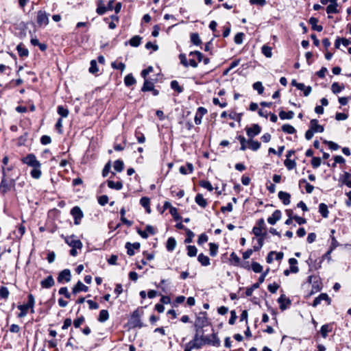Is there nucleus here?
Returning <instances> with one entry per match:
<instances>
[{"mask_svg":"<svg viewBox=\"0 0 351 351\" xmlns=\"http://www.w3.org/2000/svg\"><path fill=\"white\" fill-rule=\"evenodd\" d=\"M251 268L255 273H261L263 271L262 265L257 262H253Z\"/></svg>","mask_w":351,"mask_h":351,"instance_id":"6e6d98bb","label":"nucleus"},{"mask_svg":"<svg viewBox=\"0 0 351 351\" xmlns=\"http://www.w3.org/2000/svg\"><path fill=\"white\" fill-rule=\"evenodd\" d=\"M290 197H291L290 194L287 192L280 191L278 193V198L282 202V203L285 205L289 204Z\"/></svg>","mask_w":351,"mask_h":351,"instance_id":"6ab92c4d","label":"nucleus"},{"mask_svg":"<svg viewBox=\"0 0 351 351\" xmlns=\"http://www.w3.org/2000/svg\"><path fill=\"white\" fill-rule=\"evenodd\" d=\"M71 279V271L68 269H65L62 270L58 277V281L59 282H62L63 280H65L66 282H69Z\"/></svg>","mask_w":351,"mask_h":351,"instance_id":"9d476101","label":"nucleus"},{"mask_svg":"<svg viewBox=\"0 0 351 351\" xmlns=\"http://www.w3.org/2000/svg\"><path fill=\"white\" fill-rule=\"evenodd\" d=\"M261 127L258 124H254L250 128H246V132L247 136L252 138L261 132Z\"/></svg>","mask_w":351,"mask_h":351,"instance_id":"1a4fd4ad","label":"nucleus"},{"mask_svg":"<svg viewBox=\"0 0 351 351\" xmlns=\"http://www.w3.org/2000/svg\"><path fill=\"white\" fill-rule=\"evenodd\" d=\"M318 19L315 17H311L309 19V23L311 25V27L313 30L317 32H322L323 29V27L322 25H318Z\"/></svg>","mask_w":351,"mask_h":351,"instance_id":"aec40b11","label":"nucleus"},{"mask_svg":"<svg viewBox=\"0 0 351 351\" xmlns=\"http://www.w3.org/2000/svg\"><path fill=\"white\" fill-rule=\"evenodd\" d=\"M284 164L289 170H291L296 167L295 161L294 160H291L290 158H286Z\"/></svg>","mask_w":351,"mask_h":351,"instance_id":"ea45409f","label":"nucleus"},{"mask_svg":"<svg viewBox=\"0 0 351 351\" xmlns=\"http://www.w3.org/2000/svg\"><path fill=\"white\" fill-rule=\"evenodd\" d=\"M124 82L127 86H130L136 83V80L132 74H128L125 77Z\"/></svg>","mask_w":351,"mask_h":351,"instance_id":"c9c22d12","label":"nucleus"},{"mask_svg":"<svg viewBox=\"0 0 351 351\" xmlns=\"http://www.w3.org/2000/svg\"><path fill=\"white\" fill-rule=\"evenodd\" d=\"M65 242L71 247H77L81 249L82 247V243L80 240L76 239L74 235L66 237L65 238Z\"/></svg>","mask_w":351,"mask_h":351,"instance_id":"0eeeda50","label":"nucleus"},{"mask_svg":"<svg viewBox=\"0 0 351 351\" xmlns=\"http://www.w3.org/2000/svg\"><path fill=\"white\" fill-rule=\"evenodd\" d=\"M343 88V85H339L337 82L332 83L331 86V90L335 94L340 93Z\"/></svg>","mask_w":351,"mask_h":351,"instance_id":"4c0bfd02","label":"nucleus"},{"mask_svg":"<svg viewBox=\"0 0 351 351\" xmlns=\"http://www.w3.org/2000/svg\"><path fill=\"white\" fill-rule=\"evenodd\" d=\"M23 162L32 167H40V162L36 159V157L33 154H28L26 157L23 158Z\"/></svg>","mask_w":351,"mask_h":351,"instance_id":"7ed1b4c3","label":"nucleus"},{"mask_svg":"<svg viewBox=\"0 0 351 351\" xmlns=\"http://www.w3.org/2000/svg\"><path fill=\"white\" fill-rule=\"evenodd\" d=\"M263 230L261 228H258L257 226H254L252 229V233L256 237L265 236L266 233H263Z\"/></svg>","mask_w":351,"mask_h":351,"instance_id":"680f3d73","label":"nucleus"},{"mask_svg":"<svg viewBox=\"0 0 351 351\" xmlns=\"http://www.w3.org/2000/svg\"><path fill=\"white\" fill-rule=\"evenodd\" d=\"M34 298L32 294L28 295V301L26 304L18 306V307H34Z\"/></svg>","mask_w":351,"mask_h":351,"instance_id":"a18cd8bd","label":"nucleus"},{"mask_svg":"<svg viewBox=\"0 0 351 351\" xmlns=\"http://www.w3.org/2000/svg\"><path fill=\"white\" fill-rule=\"evenodd\" d=\"M108 202V197L106 195H101L98 198V202L100 205L104 206Z\"/></svg>","mask_w":351,"mask_h":351,"instance_id":"774afa93","label":"nucleus"},{"mask_svg":"<svg viewBox=\"0 0 351 351\" xmlns=\"http://www.w3.org/2000/svg\"><path fill=\"white\" fill-rule=\"evenodd\" d=\"M9 291L6 287H0V298L2 299H7L9 296Z\"/></svg>","mask_w":351,"mask_h":351,"instance_id":"8fccbe9b","label":"nucleus"},{"mask_svg":"<svg viewBox=\"0 0 351 351\" xmlns=\"http://www.w3.org/2000/svg\"><path fill=\"white\" fill-rule=\"evenodd\" d=\"M211 344L214 346L219 347L220 346V340L215 334L211 335V338L209 337H205V344Z\"/></svg>","mask_w":351,"mask_h":351,"instance_id":"4468645a","label":"nucleus"},{"mask_svg":"<svg viewBox=\"0 0 351 351\" xmlns=\"http://www.w3.org/2000/svg\"><path fill=\"white\" fill-rule=\"evenodd\" d=\"M171 88L179 93L183 91V88L179 85V83L176 80L171 81Z\"/></svg>","mask_w":351,"mask_h":351,"instance_id":"09e8293b","label":"nucleus"},{"mask_svg":"<svg viewBox=\"0 0 351 351\" xmlns=\"http://www.w3.org/2000/svg\"><path fill=\"white\" fill-rule=\"evenodd\" d=\"M88 289V288L87 286L84 285L81 281H78L73 288V295L75 296V294L80 291L86 292Z\"/></svg>","mask_w":351,"mask_h":351,"instance_id":"dca6fc26","label":"nucleus"},{"mask_svg":"<svg viewBox=\"0 0 351 351\" xmlns=\"http://www.w3.org/2000/svg\"><path fill=\"white\" fill-rule=\"evenodd\" d=\"M109 318V313L107 310L102 309L99 315L98 321L100 322H104Z\"/></svg>","mask_w":351,"mask_h":351,"instance_id":"f704fd0d","label":"nucleus"},{"mask_svg":"<svg viewBox=\"0 0 351 351\" xmlns=\"http://www.w3.org/2000/svg\"><path fill=\"white\" fill-rule=\"evenodd\" d=\"M40 285L43 288H50L54 285V280L51 276L41 281Z\"/></svg>","mask_w":351,"mask_h":351,"instance_id":"4be33fe9","label":"nucleus"},{"mask_svg":"<svg viewBox=\"0 0 351 351\" xmlns=\"http://www.w3.org/2000/svg\"><path fill=\"white\" fill-rule=\"evenodd\" d=\"M319 212L324 218L328 217V206L324 203H321L319 205Z\"/></svg>","mask_w":351,"mask_h":351,"instance_id":"a878e982","label":"nucleus"},{"mask_svg":"<svg viewBox=\"0 0 351 351\" xmlns=\"http://www.w3.org/2000/svg\"><path fill=\"white\" fill-rule=\"evenodd\" d=\"M243 36H244L243 33H241V32L237 33L234 38V43L238 45L241 44L243 43Z\"/></svg>","mask_w":351,"mask_h":351,"instance_id":"052dcab7","label":"nucleus"},{"mask_svg":"<svg viewBox=\"0 0 351 351\" xmlns=\"http://www.w3.org/2000/svg\"><path fill=\"white\" fill-rule=\"evenodd\" d=\"M282 130L284 132L290 134H294L296 131L295 129L294 128V127H293L292 125H291L289 124H284L282 126Z\"/></svg>","mask_w":351,"mask_h":351,"instance_id":"e433bc0d","label":"nucleus"},{"mask_svg":"<svg viewBox=\"0 0 351 351\" xmlns=\"http://www.w3.org/2000/svg\"><path fill=\"white\" fill-rule=\"evenodd\" d=\"M1 171L3 176L0 183V189L3 193H5L10 189V186L14 184V180L10 178V180H8V175H7L5 172V167H2Z\"/></svg>","mask_w":351,"mask_h":351,"instance_id":"f03ea898","label":"nucleus"},{"mask_svg":"<svg viewBox=\"0 0 351 351\" xmlns=\"http://www.w3.org/2000/svg\"><path fill=\"white\" fill-rule=\"evenodd\" d=\"M98 71L97 62L95 60H91L89 72L94 74Z\"/></svg>","mask_w":351,"mask_h":351,"instance_id":"e2e57ef3","label":"nucleus"},{"mask_svg":"<svg viewBox=\"0 0 351 351\" xmlns=\"http://www.w3.org/2000/svg\"><path fill=\"white\" fill-rule=\"evenodd\" d=\"M289 263L290 265V271L291 273L296 274L299 271L298 267L296 266L298 264V261L294 258H291L289 259Z\"/></svg>","mask_w":351,"mask_h":351,"instance_id":"393cba45","label":"nucleus"},{"mask_svg":"<svg viewBox=\"0 0 351 351\" xmlns=\"http://www.w3.org/2000/svg\"><path fill=\"white\" fill-rule=\"evenodd\" d=\"M153 88H154L153 82L149 81L147 79H145V82H144L143 86L141 88V90L143 92L151 91L153 90Z\"/></svg>","mask_w":351,"mask_h":351,"instance_id":"473e14b6","label":"nucleus"},{"mask_svg":"<svg viewBox=\"0 0 351 351\" xmlns=\"http://www.w3.org/2000/svg\"><path fill=\"white\" fill-rule=\"evenodd\" d=\"M191 40L195 45H199L201 43V39L197 33H193L191 35Z\"/></svg>","mask_w":351,"mask_h":351,"instance_id":"3c124183","label":"nucleus"},{"mask_svg":"<svg viewBox=\"0 0 351 351\" xmlns=\"http://www.w3.org/2000/svg\"><path fill=\"white\" fill-rule=\"evenodd\" d=\"M281 216H282V213L280 212V210H276L273 214L271 215V216H270L268 219H267V221L269 224L271 225H274L276 223V222L278 221H279L281 218Z\"/></svg>","mask_w":351,"mask_h":351,"instance_id":"ddd939ff","label":"nucleus"},{"mask_svg":"<svg viewBox=\"0 0 351 351\" xmlns=\"http://www.w3.org/2000/svg\"><path fill=\"white\" fill-rule=\"evenodd\" d=\"M58 113L60 115V118L67 117L69 115V110L62 106H58L57 108Z\"/></svg>","mask_w":351,"mask_h":351,"instance_id":"a19ab883","label":"nucleus"},{"mask_svg":"<svg viewBox=\"0 0 351 351\" xmlns=\"http://www.w3.org/2000/svg\"><path fill=\"white\" fill-rule=\"evenodd\" d=\"M142 38L140 36H133L129 41V44L134 47H138L141 43Z\"/></svg>","mask_w":351,"mask_h":351,"instance_id":"c85d7f7f","label":"nucleus"},{"mask_svg":"<svg viewBox=\"0 0 351 351\" xmlns=\"http://www.w3.org/2000/svg\"><path fill=\"white\" fill-rule=\"evenodd\" d=\"M141 247V244L138 242L130 243V242L126 243L125 248L127 249V254L129 256H133L134 254V250H138Z\"/></svg>","mask_w":351,"mask_h":351,"instance_id":"9b49d317","label":"nucleus"},{"mask_svg":"<svg viewBox=\"0 0 351 351\" xmlns=\"http://www.w3.org/2000/svg\"><path fill=\"white\" fill-rule=\"evenodd\" d=\"M137 232L138 234L141 236L143 239H147L149 237V234L154 235L155 234V230L154 228L150 226L147 225L145 228V230L143 231L141 230H138Z\"/></svg>","mask_w":351,"mask_h":351,"instance_id":"f8f14e48","label":"nucleus"},{"mask_svg":"<svg viewBox=\"0 0 351 351\" xmlns=\"http://www.w3.org/2000/svg\"><path fill=\"white\" fill-rule=\"evenodd\" d=\"M107 183H108V186L112 189H115V190L119 191L123 188V184L121 182H119V181L115 182L112 180H108Z\"/></svg>","mask_w":351,"mask_h":351,"instance_id":"b1692460","label":"nucleus"},{"mask_svg":"<svg viewBox=\"0 0 351 351\" xmlns=\"http://www.w3.org/2000/svg\"><path fill=\"white\" fill-rule=\"evenodd\" d=\"M306 183L305 189L307 193H311L314 189V186L309 183L306 182L304 179L300 181V183Z\"/></svg>","mask_w":351,"mask_h":351,"instance_id":"69168bd1","label":"nucleus"},{"mask_svg":"<svg viewBox=\"0 0 351 351\" xmlns=\"http://www.w3.org/2000/svg\"><path fill=\"white\" fill-rule=\"evenodd\" d=\"M124 167L123 162L121 160H117L114 162V169L118 172L123 171Z\"/></svg>","mask_w":351,"mask_h":351,"instance_id":"c03bdc74","label":"nucleus"},{"mask_svg":"<svg viewBox=\"0 0 351 351\" xmlns=\"http://www.w3.org/2000/svg\"><path fill=\"white\" fill-rule=\"evenodd\" d=\"M294 112L293 111L285 112L284 110H281L279 112V117L281 119H291L294 117Z\"/></svg>","mask_w":351,"mask_h":351,"instance_id":"cd10ccee","label":"nucleus"},{"mask_svg":"<svg viewBox=\"0 0 351 351\" xmlns=\"http://www.w3.org/2000/svg\"><path fill=\"white\" fill-rule=\"evenodd\" d=\"M332 326L330 324L323 325L320 329V333L324 338H326L328 333L331 332Z\"/></svg>","mask_w":351,"mask_h":351,"instance_id":"2f4dec72","label":"nucleus"},{"mask_svg":"<svg viewBox=\"0 0 351 351\" xmlns=\"http://www.w3.org/2000/svg\"><path fill=\"white\" fill-rule=\"evenodd\" d=\"M187 249V255L190 257H194L197 255V249L195 245H188L186 247Z\"/></svg>","mask_w":351,"mask_h":351,"instance_id":"58836bf2","label":"nucleus"},{"mask_svg":"<svg viewBox=\"0 0 351 351\" xmlns=\"http://www.w3.org/2000/svg\"><path fill=\"white\" fill-rule=\"evenodd\" d=\"M199 185L202 187L206 189L209 191H212L213 190V187L212 184L208 181H206V180L200 181Z\"/></svg>","mask_w":351,"mask_h":351,"instance_id":"13d9d810","label":"nucleus"},{"mask_svg":"<svg viewBox=\"0 0 351 351\" xmlns=\"http://www.w3.org/2000/svg\"><path fill=\"white\" fill-rule=\"evenodd\" d=\"M176 246V241L173 237H169L167 239L166 247L169 252L173 251Z\"/></svg>","mask_w":351,"mask_h":351,"instance_id":"c756f323","label":"nucleus"},{"mask_svg":"<svg viewBox=\"0 0 351 351\" xmlns=\"http://www.w3.org/2000/svg\"><path fill=\"white\" fill-rule=\"evenodd\" d=\"M209 247H210V255L211 256H215L217 254V251H218V245L216 244V243H209Z\"/></svg>","mask_w":351,"mask_h":351,"instance_id":"79ce46f5","label":"nucleus"},{"mask_svg":"<svg viewBox=\"0 0 351 351\" xmlns=\"http://www.w3.org/2000/svg\"><path fill=\"white\" fill-rule=\"evenodd\" d=\"M237 138L239 139L240 143H241V148L240 149L242 150V151H245L247 148L246 147V143H247V141H246L245 138L244 136H239L237 137Z\"/></svg>","mask_w":351,"mask_h":351,"instance_id":"bf43d9fd","label":"nucleus"},{"mask_svg":"<svg viewBox=\"0 0 351 351\" xmlns=\"http://www.w3.org/2000/svg\"><path fill=\"white\" fill-rule=\"evenodd\" d=\"M111 66L113 69H119L121 71H123L125 69V65L123 62L117 63V62H112Z\"/></svg>","mask_w":351,"mask_h":351,"instance_id":"5fc2aeb1","label":"nucleus"},{"mask_svg":"<svg viewBox=\"0 0 351 351\" xmlns=\"http://www.w3.org/2000/svg\"><path fill=\"white\" fill-rule=\"evenodd\" d=\"M322 300L325 301V304H324L323 305L328 306V305L330 304V300L328 298V295L326 293H322L314 300L313 305L314 306H316L317 305L322 304H321Z\"/></svg>","mask_w":351,"mask_h":351,"instance_id":"6e6552de","label":"nucleus"},{"mask_svg":"<svg viewBox=\"0 0 351 351\" xmlns=\"http://www.w3.org/2000/svg\"><path fill=\"white\" fill-rule=\"evenodd\" d=\"M59 293L61 294V295H64L66 298H69V299H72V297L74 296L73 295V293H70L69 291H68V289L66 287H62L59 290Z\"/></svg>","mask_w":351,"mask_h":351,"instance_id":"603ef678","label":"nucleus"},{"mask_svg":"<svg viewBox=\"0 0 351 351\" xmlns=\"http://www.w3.org/2000/svg\"><path fill=\"white\" fill-rule=\"evenodd\" d=\"M142 314L143 312H141L138 310H136L133 312L127 323L129 328H141L143 326V324L141 320Z\"/></svg>","mask_w":351,"mask_h":351,"instance_id":"f257e3e1","label":"nucleus"},{"mask_svg":"<svg viewBox=\"0 0 351 351\" xmlns=\"http://www.w3.org/2000/svg\"><path fill=\"white\" fill-rule=\"evenodd\" d=\"M253 88L257 90L258 94H262L264 90V87L261 82H256L254 83Z\"/></svg>","mask_w":351,"mask_h":351,"instance_id":"4d7b16f0","label":"nucleus"},{"mask_svg":"<svg viewBox=\"0 0 351 351\" xmlns=\"http://www.w3.org/2000/svg\"><path fill=\"white\" fill-rule=\"evenodd\" d=\"M194 170V167L192 163L187 162L186 168L184 166H181L179 169V171L182 175H186L188 173H191Z\"/></svg>","mask_w":351,"mask_h":351,"instance_id":"f3484780","label":"nucleus"},{"mask_svg":"<svg viewBox=\"0 0 351 351\" xmlns=\"http://www.w3.org/2000/svg\"><path fill=\"white\" fill-rule=\"evenodd\" d=\"M241 116H242V114L241 113H237L235 112H231L229 114H228V117L230 119H232V120H235L238 122H240L241 120Z\"/></svg>","mask_w":351,"mask_h":351,"instance_id":"864d4df0","label":"nucleus"},{"mask_svg":"<svg viewBox=\"0 0 351 351\" xmlns=\"http://www.w3.org/2000/svg\"><path fill=\"white\" fill-rule=\"evenodd\" d=\"M248 147L253 151H257L260 147L261 143L257 141H254L252 138L247 141Z\"/></svg>","mask_w":351,"mask_h":351,"instance_id":"7c9ffc66","label":"nucleus"},{"mask_svg":"<svg viewBox=\"0 0 351 351\" xmlns=\"http://www.w3.org/2000/svg\"><path fill=\"white\" fill-rule=\"evenodd\" d=\"M278 302L280 303V307H285L286 305L290 304L291 301L284 295H281L278 298Z\"/></svg>","mask_w":351,"mask_h":351,"instance_id":"de8ad7c7","label":"nucleus"},{"mask_svg":"<svg viewBox=\"0 0 351 351\" xmlns=\"http://www.w3.org/2000/svg\"><path fill=\"white\" fill-rule=\"evenodd\" d=\"M71 214L74 219V223L78 225L80 223L84 215L81 208L78 206L73 207L71 210Z\"/></svg>","mask_w":351,"mask_h":351,"instance_id":"423d86ee","label":"nucleus"},{"mask_svg":"<svg viewBox=\"0 0 351 351\" xmlns=\"http://www.w3.org/2000/svg\"><path fill=\"white\" fill-rule=\"evenodd\" d=\"M197 260L203 266H208L210 264L209 257L202 253L199 254Z\"/></svg>","mask_w":351,"mask_h":351,"instance_id":"bb28decb","label":"nucleus"},{"mask_svg":"<svg viewBox=\"0 0 351 351\" xmlns=\"http://www.w3.org/2000/svg\"><path fill=\"white\" fill-rule=\"evenodd\" d=\"M189 343L195 349H199L205 344V337L199 335V333L197 332L193 339Z\"/></svg>","mask_w":351,"mask_h":351,"instance_id":"20e7f679","label":"nucleus"},{"mask_svg":"<svg viewBox=\"0 0 351 351\" xmlns=\"http://www.w3.org/2000/svg\"><path fill=\"white\" fill-rule=\"evenodd\" d=\"M230 261L234 265L237 266L240 265L241 259L234 252H232L230 254Z\"/></svg>","mask_w":351,"mask_h":351,"instance_id":"37998d69","label":"nucleus"},{"mask_svg":"<svg viewBox=\"0 0 351 351\" xmlns=\"http://www.w3.org/2000/svg\"><path fill=\"white\" fill-rule=\"evenodd\" d=\"M37 23L39 26H46L49 23V14L45 11L39 10L37 12Z\"/></svg>","mask_w":351,"mask_h":351,"instance_id":"39448f33","label":"nucleus"},{"mask_svg":"<svg viewBox=\"0 0 351 351\" xmlns=\"http://www.w3.org/2000/svg\"><path fill=\"white\" fill-rule=\"evenodd\" d=\"M351 175L349 173H345L343 182L348 187L351 188Z\"/></svg>","mask_w":351,"mask_h":351,"instance_id":"338daca9","label":"nucleus"},{"mask_svg":"<svg viewBox=\"0 0 351 351\" xmlns=\"http://www.w3.org/2000/svg\"><path fill=\"white\" fill-rule=\"evenodd\" d=\"M310 128L316 132H323L324 129V127L318 123V121L317 119H312L310 121Z\"/></svg>","mask_w":351,"mask_h":351,"instance_id":"2eb2a0df","label":"nucleus"},{"mask_svg":"<svg viewBox=\"0 0 351 351\" xmlns=\"http://www.w3.org/2000/svg\"><path fill=\"white\" fill-rule=\"evenodd\" d=\"M321 158L319 157H313L311 160V165L313 168L316 169L321 165Z\"/></svg>","mask_w":351,"mask_h":351,"instance_id":"0e129e2a","label":"nucleus"},{"mask_svg":"<svg viewBox=\"0 0 351 351\" xmlns=\"http://www.w3.org/2000/svg\"><path fill=\"white\" fill-rule=\"evenodd\" d=\"M330 4L328 5L326 8V12L328 14H334L337 13V0H330Z\"/></svg>","mask_w":351,"mask_h":351,"instance_id":"a211bd4d","label":"nucleus"},{"mask_svg":"<svg viewBox=\"0 0 351 351\" xmlns=\"http://www.w3.org/2000/svg\"><path fill=\"white\" fill-rule=\"evenodd\" d=\"M16 50L21 57H27L29 55L28 49L22 43L17 45Z\"/></svg>","mask_w":351,"mask_h":351,"instance_id":"5701e85b","label":"nucleus"},{"mask_svg":"<svg viewBox=\"0 0 351 351\" xmlns=\"http://www.w3.org/2000/svg\"><path fill=\"white\" fill-rule=\"evenodd\" d=\"M261 51L267 58H271L272 56V49L268 45H264L261 48Z\"/></svg>","mask_w":351,"mask_h":351,"instance_id":"72a5a7b5","label":"nucleus"},{"mask_svg":"<svg viewBox=\"0 0 351 351\" xmlns=\"http://www.w3.org/2000/svg\"><path fill=\"white\" fill-rule=\"evenodd\" d=\"M31 176L35 179H38L41 176L40 167H33L31 171Z\"/></svg>","mask_w":351,"mask_h":351,"instance_id":"49530a36","label":"nucleus"},{"mask_svg":"<svg viewBox=\"0 0 351 351\" xmlns=\"http://www.w3.org/2000/svg\"><path fill=\"white\" fill-rule=\"evenodd\" d=\"M195 202L202 208H206L208 203L206 199L204 198L203 195L200 193L196 195L195 198Z\"/></svg>","mask_w":351,"mask_h":351,"instance_id":"412c9836","label":"nucleus"}]
</instances>
